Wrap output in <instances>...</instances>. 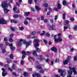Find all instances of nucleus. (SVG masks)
<instances>
[{
  "mask_svg": "<svg viewBox=\"0 0 77 77\" xmlns=\"http://www.w3.org/2000/svg\"><path fill=\"white\" fill-rule=\"evenodd\" d=\"M43 42H44V43L45 44H48L47 41L44 39L43 40Z\"/></svg>",
  "mask_w": 77,
  "mask_h": 77,
  "instance_id": "obj_49",
  "label": "nucleus"
},
{
  "mask_svg": "<svg viewBox=\"0 0 77 77\" xmlns=\"http://www.w3.org/2000/svg\"><path fill=\"white\" fill-rule=\"evenodd\" d=\"M61 5L60 4V3H57V9H61Z\"/></svg>",
  "mask_w": 77,
  "mask_h": 77,
  "instance_id": "obj_20",
  "label": "nucleus"
},
{
  "mask_svg": "<svg viewBox=\"0 0 77 77\" xmlns=\"http://www.w3.org/2000/svg\"><path fill=\"white\" fill-rule=\"evenodd\" d=\"M59 59L57 58V59H56L55 60V62L56 63L59 62Z\"/></svg>",
  "mask_w": 77,
  "mask_h": 77,
  "instance_id": "obj_55",
  "label": "nucleus"
},
{
  "mask_svg": "<svg viewBox=\"0 0 77 77\" xmlns=\"http://www.w3.org/2000/svg\"><path fill=\"white\" fill-rule=\"evenodd\" d=\"M23 75L24 77H28L29 75V73L27 72H24L23 73Z\"/></svg>",
  "mask_w": 77,
  "mask_h": 77,
  "instance_id": "obj_17",
  "label": "nucleus"
},
{
  "mask_svg": "<svg viewBox=\"0 0 77 77\" xmlns=\"http://www.w3.org/2000/svg\"><path fill=\"white\" fill-rule=\"evenodd\" d=\"M32 44V41L30 40L29 42H27V44L26 45H30Z\"/></svg>",
  "mask_w": 77,
  "mask_h": 77,
  "instance_id": "obj_33",
  "label": "nucleus"
},
{
  "mask_svg": "<svg viewBox=\"0 0 77 77\" xmlns=\"http://www.w3.org/2000/svg\"><path fill=\"white\" fill-rule=\"evenodd\" d=\"M63 5L64 6H67L68 4L66 2V0H63Z\"/></svg>",
  "mask_w": 77,
  "mask_h": 77,
  "instance_id": "obj_14",
  "label": "nucleus"
},
{
  "mask_svg": "<svg viewBox=\"0 0 77 77\" xmlns=\"http://www.w3.org/2000/svg\"><path fill=\"white\" fill-rule=\"evenodd\" d=\"M13 75H14L16 77H18V75L15 72H12Z\"/></svg>",
  "mask_w": 77,
  "mask_h": 77,
  "instance_id": "obj_29",
  "label": "nucleus"
},
{
  "mask_svg": "<svg viewBox=\"0 0 77 77\" xmlns=\"http://www.w3.org/2000/svg\"><path fill=\"white\" fill-rule=\"evenodd\" d=\"M41 18L42 21H44V16H42Z\"/></svg>",
  "mask_w": 77,
  "mask_h": 77,
  "instance_id": "obj_53",
  "label": "nucleus"
},
{
  "mask_svg": "<svg viewBox=\"0 0 77 77\" xmlns=\"http://www.w3.org/2000/svg\"><path fill=\"white\" fill-rule=\"evenodd\" d=\"M48 29H50L51 30H56V25L52 24L51 25H48Z\"/></svg>",
  "mask_w": 77,
  "mask_h": 77,
  "instance_id": "obj_3",
  "label": "nucleus"
},
{
  "mask_svg": "<svg viewBox=\"0 0 77 77\" xmlns=\"http://www.w3.org/2000/svg\"><path fill=\"white\" fill-rule=\"evenodd\" d=\"M11 44H9V43L8 42H6V45H7V46H10V47L11 46Z\"/></svg>",
  "mask_w": 77,
  "mask_h": 77,
  "instance_id": "obj_37",
  "label": "nucleus"
},
{
  "mask_svg": "<svg viewBox=\"0 0 77 77\" xmlns=\"http://www.w3.org/2000/svg\"><path fill=\"white\" fill-rule=\"evenodd\" d=\"M8 41L10 42H12L14 41V40L12 38H9Z\"/></svg>",
  "mask_w": 77,
  "mask_h": 77,
  "instance_id": "obj_28",
  "label": "nucleus"
},
{
  "mask_svg": "<svg viewBox=\"0 0 77 77\" xmlns=\"http://www.w3.org/2000/svg\"><path fill=\"white\" fill-rule=\"evenodd\" d=\"M6 60H7V62L8 64H9V63H11V62H12V60H11L9 58H6Z\"/></svg>",
  "mask_w": 77,
  "mask_h": 77,
  "instance_id": "obj_15",
  "label": "nucleus"
},
{
  "mask_svg": "<svg viewBox=\"0 0 77 77\" xmlns=\"http://www.w3.org/2000/svg\"><path fill=\"white\" fill-rule=\"evenodd\" d=\"M46 36L47 37H49L50 36V34H49L48 33H46L45 34Z\"/></svg>",
  "mask_w": 77,
  "mask_h": 77,
  "instance_id": "obj_34",
  "label": "nucleus"
},
{
  "mask_svg": "<svg viewBox=\"0 0 77 77\" xmlns=\"http://www.w3.org/2000/svg\"><path fill=\"white\" fill-rule=\"evenodd\" d=\"M10 48L11 50H14L15 49V47L13 46V45H12V44H11L10 45Z\"/></svg>",
  "mask_w": 77,
  "mask_h": 77,
  "instance_id": "obj_16",
  "label": "nucleus"
},
{
  "mask_svg": "<svg viewBox=\"0 0 77 77\" xmlns=\"http://www.w3.org/2000/svg\"><path fill=\"white\" fill-rule=\"evenodd\" d=\"M35 76L37 77H41V75L38 73H36L35 74H32L33 77H34Z\"/></svg>",
  "mask_w": 77,
  "mask_h": 77,
  "instance_id": "obj_12",
  "label": "nucleus"
},
{
  "mask_svg": "<svg viewBox=\"0 0 77 77\" xmlns=\"http://www.w3.org/2000/svg\"><path fill=\"white\" fill-rule=\"evenodd\" d=\"M51 50L52 51H54V52H55V53H56L57 51V48L54 47H53L51 48Z\"/></svg>",
  "mask_w": 77,
  "mask_h": 77,
  "instance_id": "obj_11",
  "label": "nucleus"
},
{
  "mask_svg": "<svg viewBox=\"0 0 77 77\" xmlns=\"http://www.w3.org/2000/svg\"><path fill=\"white\" fill-rule=\"evenodd\" d=\"M22 54H24V55H27V54H26V51H22Z\"/></svg>",
  "mask_w": 77,
  "mask_h": 77,
  "instance_id": "obj_46",
  "label": "nucleus"
},
{
  "mask_svg": "<svg viewBox=\"0 0 77 77\" xmlns=\"http://www.w3.org/2000/svg\"><path fill=\"white\" fill-rule=\"evenodd\" d=\"M3 10L4 11V13L5 14H8V12H9V10H8V8H4Z\"/></svg>",
  "mask_w": 77,
  "mask_h": 77,
  "instance_id": "obj_13",
  "label": "nucleus"
},
{
  "mask_svg": "<svg viewBox=\"0 0 77 77\" xmlns=\"http://www.w3.org/2000/svg\"><path fill=\"white\" fill-rule=\"evenodd\" d=\"M26 57V55L23 54L22 56V58L23 60H24V58Z\"/></svg>",
  "mask_w": 77,
  "mask_h": 77,
  "instance_id": "obj_42",
  "label": "nucleus"
},
{
  "mask_svg": "<svg viewBox=\"0 0 77 77\" xmlns=\"http://www.w3.org/2000/svg\"><path fill=\"white\" fill-rule=\"evenodd\" d=\"M2 70L3 71V72H2V75L3 77H5V76H6L7 74H8V73H5V69L2 68Z\"/></svg>",
  "mask_w": 77,
  "mask_h": 77,
  "instance_id": "obj_8",
  "label": "nucleus"
},
{
  "mask_svg": "<svg viewBox=\"0 0 77 77\" xmlns=\"http://www.w3.org/2000/svg\"><path fill=\"white\" fill-rule=\"evenodd\" d=\"M24 14H25V15H26V16H29V14H30V12H25Z\"/></svg>",
  "mask_w": 77,
  "mask_h": 77,
  "instance_id": "obj_27",
  "label": "nucleus"
},
{
  "mask_svg": "<svg viewBox=\"0 0 77 77\" xmlns=\"http://www.w3.org/2000/svg\"><path fill=\"white\" fill-rule=\"evenodd\" d=\"M22 41H23V44H26V45H27V42H26V40H23Z\"/></svg>",
  "mask_w": 77,
  "mask_h": 77,
  "instance_id": "obj_35",
  "label": "nucleus"
},
{
  "mask_svg": "<svg viewBox=\"0 0 77 77\" xmlns=\"http://www.w3.org/2000/svg\"><path fill=\"white\" fill-rule=\"evenodd\" d=\"M20 63L22 65H24V61L21 60V61Z\"/></svg>",
  "mask_w": 77,
  "mask_h": 77,
  "instance_id": "obj_56",
  "label": "nucleus"
},
{
  "mask_svg": "<svg viewBox=\"0 0 77 77\" xmlns=\"http://www.w3.org/2000/svg\"><path fill=\"white\" fill-rule=\"evenodd\" d=\"M20 30L21 31L23 30H24V27L22 26L20 27Z\"/></svg>",
  "mask_w": 77,
  "mask_h": 77,
  "instance_id": "obj_60",
  "label": "nucleus"
},
{
  "mask_svg": "<svg viewBox=\"0 0 77 77\" xmlns=\"http://www.w3.org/2000/svg\"><path fill=\"white\" fill-rule=\"evenodd\" d=\"M62 18L63 20H65L66 18V13H63V14Z\"/></svg>",
  "mask_w": 77,
  "mask_h": 77,
  "instance_id": "obj_18",
  "label": "nucleus"
},
{
  "mask_svg": "<svg viewBox=\"0 0 77 77\" xmlns=\"http://www.w3.org/2000/svg\"><path fill=\"white\" fill-rule=\"evenodd\" d=\"M65 22L66 24H69V21L67 20H65Z\"/></svg>",
  "mask_w": 77,
  "mask_h": 77,
  "instance_id": "obj_43",
  "label": "nucleus"
},
{
  "mask_svg": "<svg viewBox=\"0 0 77 77\" xmlns=\"http://www.w3.org/2000/svg\"><path fill=\"white\" fill-rule=\"evenodd\" d=\"M31 34L32 35H36V31H33L32 32Z\"/></svg>",
  "mask_w": 77,
  "mask_h": 77,
  "instance_id": "obj_39",
  "label": "nucleus"
},
{
  "mask_svg": "<svg viewBox=\"0 0 77 77\" xmlns=\"http://www.w3.org/2000/svg\"><path fill=\"white\" fill-rule=\"evenodd\" d=\"M30 59L31 60H33V61H35V58H34L33 57H30Z\"/></svg>",
  "mask_w": 77,
  "mask_h": 77,
  "instance_id": "obj_40",
  "label": "nucleus"
},
{
  "mask_svg": "<svg viewBox=\"0 0 77 77\" xmlns=\"http://www.w3.org/2000/svg\"><path fill=\"white\" fill-rule=\"evenodd\" d=\"M40 73H44V70L42 69L40 70Z\"/></svg>",
  "mask_w": 77,
  "mask_h": 77,
  "instance_id": "obj_52",
  "label": "nucleus"
},
{
  "mask_svg": "<svg viewBox=\"0 0 77 77\" xmlns=\"http://www.w3.org/2000/svg\"><path fill=\"white\" fill-rule=\"evenodd\" d=\"M14 34H11V35H10V38H12V37L14 36Z\"/></svg>",
  "mask_w": 77,
  "mask_h": 77,
  "instance_id": "obj_57",
  "label": "nucleus"
},
{
  "mask_svg": "<svg viewBox=\"0 0 77 77\" xmlns=\"http://www.w3.org/2000/svg\"><path fill=\"white\" fill-rule=\"evenodd\" d=\"M68 38L70 39V40H72L73 39V37H72V36L71 35H69L68 36Z\"/></svg>",
  "mask_w": 77,
  "mask_h": 77,
  "instance_id": "obj_26",
  "label": "nucleus"
},
{
  "mask_svg": "<svg viewBox=\"0 0 77 77\" xmlns=\"http://www.w3.org/2000/svg\"><path fill=\"white\" fill-rule=\"evenodd\" d=\"M35 8L37 11H39L41 10V8L39 7L36 6V5L35 6Z\"/></svg>",
  "mask_w": 77,
  "mask_h": 77,
  "instance_id": "obj_23",
  "label": "nucleus"
},
{
  "mask_svg": "<svg viewBox=\"0 0 77 77\" xmlns=\"http://www.w3.org/2000/svg\"><path fill=\"white\" fill-rule=\"evenodd\" d=\"M50 21L51 23L52 24H53V19L52 18L50 19Z\"/></svg>",
  "mask_w": 77,
  "mask_h": 77,
  "instance_id": "obj_38",
  "label": "nucleus"
},
{
  "mask_svg": "<svg viewBox=\"0 0 77 77\" xmlns=\"http://www.w3.org/2000/svg\"><path fill=\"white\" fill-rule=\"evenodd\" d=\"M23 23H24V24H25V25H27V24H28V22H27L26 21H25Z\"/></svg>",
  "mask_w": 77,
  "mask_h": 77,
  "instance_id": "obj_41",
  "label": "nucleus"
},
{
  "mask_svg": "<svg viewBox=\"0 0 77 77\" xmlns=\"http://www.w3.org/2000/svg\"><path fill=\"white\" fill-rule=\"evenodd\" d=\"M44 60H45L46 62V63H48V62H49V58H48L47 59H44Z\"/></svg>",
  "mask_w": 77,
  "mask_h": 77,
  "instance_id": "obj_36",
  "label": "nucleus"
},
{
  "mask_svg": "<svg viewBox=\"0 0 77 77\" xmlns=\"http://www.w3.org/2000/svg\"><path fill=\"white\" fill-rule=\"evenodd\" d=\"M69 69L70 72H72V71H73L74 74H77V72L75 71V69L74 67H73L72 68H71V67L69 66Z\"/></svg>",
  "mask_w": 77,
  "mask_h": 77,
  "instance_id": "obj_6",
  "label": "nucleus"
},
{
  "mask_svg": "<svg viewBox=\"0 0 77 77\" xmlns=\"http://www.w3.org/2000/svg\"><path fill=\"white\" fill-rule=\"evenodd\" d=\"M7 22L3 18L0 19V24H7Z\"/></svg>",
  "mask_w": 77,
  "mask_h": 77,
  "instance_id": "obj_7",
  "label": "nucleus"
},
{
  "mask_svg": "<svg viewBox=\"0 0 77 77\" xmlns=\"http://www.w3.org/2000/svg\"><path fill=\"white\" fill-rule=\"evenodd\" d=\"M13 17L14 18H17L19 17L20 18H22V16L19 15H18L17 14H14L13 15Z\"/></svg>",
  "mask_w": 77,
  "mask_h": 77,
  "instance_id": "obj_9",
  "label": "nucleus"
},
{
  "mask_svg": "<svg viewBox=\"0 0 77 77\" xmlns=\"http://www.w3.org/2000/svg\"><path fill=\"white\" fill-rule=\"evenodd\" d=\"M54 40L55 42H59V40H58V39H57L55 38H54Z\"/></svg>",
  "mask_w": 77,
  "mask_h": 77,
  "instance_id": "obj_47",
  "label": "nucleus"
},
{
  "mask_svg": "<svg viewBox=\"0 0 77 77\" xmlns=\"http://www.w3.org/2000/svg\"><path fill=\"white\" fill-rule=\"evenodd\" d=\"M70 20L71 21H74V18L73 17L71 18L70 19Z\"/></svg>",
  "mask_w": 77,
  "mask_h": 77,
  "instance_id": "obj_54",
  "label": "nucleus"
},
{
  "mask_svg": "<svg viewBox=\"0 0 77 77\" xmlns=\"http://www.w3.org/2000/svg\"><path fill=\"white\" fill-rule=\"evenodd\" d=\"M33 55V56H37V54H36V51H34L32 53Z\"/></svg>",
  "mask_w": 77,
  "mask_h": 77,
  "instance_id": "obj_24",
  "label": "nucleus"
},
{
  "mask_svg": "<svg viewBox=\"0 0 77 77\" xmlns=\"http://www.w3.org/2000/svg\"><path fill=\"white\" fill-rule=\"evenodd\" d=\"M8 38H4V41H8Z\"/></svg>",
  "mask_w": 77,
  "mask_h": 77,
  "instance_id": "obj_64",
  "label": "nucleus"
},
{
  "mask_svg": "<svg viewBox=\"0 0 77 77\" xmlns=\"http://www.w3.org/2000/svg\"><path fill=\"white\" fill-rule=\"evenodd\" d=\"M11 23H17V21H16L15 20H11Z\"/></svg>",
  "mask_w": 77,
  "mask_h": 77,
  "instance_id": "obj_19",
  "label": "nucleus"
},
{
  "mask_svg": "<svg viewBox=\"0 0 77 77\" xmlns=\"http://www.w3.org/2000/svg\"><path fill=\"white\" fill-rule=\"evenodd\" d=\"M51 13V12H50V11H48V12L47 13V15H50Z\"/></svg>",
  "mask_w": 77,
  "mask_h": 77,
  "instance_id": "obj_63",
  "label": "nucleus"
},
{
  "mask_svg": "<svg viewBox=\"0 0 77 77\" xmlns=\"http://www.w3.org/2000/svg\"><path fill=\"white\" fill-rule=\"evenodd\" d=\"M58 42H60L62 41V39L61 38V37L60 36L58 37Z\"/></svg>",
  "mask_w": 77,
  "mask_h": 77,
  "instance_id": "obj_22",
  "label": "nucleus"
},
{
  "mask_svg": "<svg viewBox=\"0 0 77 77\" xmlns=\"http://www.w3.org/2000/svg\"><path fill=\"white\" fill-rule=\"evenodd\" d=\"M15 13H16V14H19V13H20V10H18L17 11H15Z\"/></svg>",
  "mask_w": 77,
  "mask_h": 77,
  "instance_id": "obj_59",
  "label": "nucleus"
},
{
  "mask_svg": "<svg viewBox=\"0 0 77 77\" xmlns=\"http://www.w3.org/2000/svg\"><path fill=\"white\" fill-rule=\"evenodd\" d=\"M28 2L29 4H31L32 3V0H28Z\"/></svg>",
  "mask_w": 77,
  "mask_h": 77,
  "instance_id": "obj_44",
  "label": "nucleus"
},
{
  "mask_svg": "<svg viewBox=\"0 0 77 77\" xmlns=\"http://www.w3.org/2000/svg\"><path fill=\"white\" fill-rule=\"evenodd\" d=\"M10 58L11 59H14V56H13V55L12 54H11L10 56Z\"/></svg>",
  "mask_w": 77,
  "mask_h": 77,
  "instance_id": "obj_45",
  "label": "nucleus"
},
{
  "mask_svg": "<svg viewBox=\"0 0 77 77\" xmlns=\"http://www.w3.org/2000/svg\"><path fill=\"white\" fill-rule=\"evenodd\" d=\"M77 56H75L74 57V61H75V60H77Z\"/></svg>",
  "mask_w": 77,
  "mask_h": 77,
  "instance_id": "obj_58",
  "label": "nucleus"
},
{
  "mask_svg": "<svg viewBox=\"0 0 77 77\" xmlns=\"http://www.w3.org/2000/svg\"><path fill=\"white\" fill-rule=\"evenodd\" d=\"M26 53L28 55H30L31 54V52L29 51H27Z\"/></svg>",
  "mask_w": 77,
  "mask_h": 77,
  "instance_id": "obj_50",
  "label": "nucleus"
},
{
  "mask_svg": "<svg viewBox=\"0 0 77 77\" xmlns=\"http://www.w3.org/2000/svg\"><path fill=\"white\" fill-rule=\"evenodd\" d=\"M54 11H57H57H59V10L58 9L56 8H54Z\"/></svg>",
  "mask_w": 77,
  "mask_h": 77,
  "instance_id": "obj_51",
  "label": "nucleus"
},
{
  "mask_svg": "<svg viewBox=\"0 0 77 77\" xmlns=\"http://www.w3.org/2000/svg\"><path fill=\"white\" fill-rule=\"evenodd\" d=\"M8 1H5V2H3L1 4L2 8L4 9L5 8H8Z\"/></svg>",
  "mask_w": 77,
  "mask_h": 77,
  "instance_id": "obj_4",
  "label": "nucleus"
},
{
  "mask_svg": "<svg viewBox=\"0 0 77 77\" xmlns=\"http://www.w3.org/2000/svg\"><path fill=\"white\" fill-rule=\"evenodd\" d=\"M73 29L75 30H77V25H76L74 26Z\"/></svg>",
  "mask_w": 77,
  "mask_h": 77,
  "instance_id": "obj_32",
  "label": "nucleus"
},
{
  "mask_svg": "<svg viewBox=\"0 0 77 77\" xmlns=\"http://www.w3.org/2000/svg\"><path fill=\"white\" fill-rule=\"evenodd\" d=\"M36 68L38 69H42V67L41 66L38 65L37 66Z\"/></svg>",
  "mask_w": 77,
  "mask_h": 77,
  "instance_id": "obj_25",
  "label": "nucleus"
},
{
  "mask_svg": "<svg viewBox=\"0 0 77 77\" xmlns=\"http://www.w3.org/2000/svg\"><path fill=\"white\" fill-rule=\"evenodd\" d=\"M34 42H35L36 43H35L34 45L35 48H38V47H39V43L40 42L39 40L37 39H35L34 41Z\"/></svg>",
  "mask_w": 77,
  "mask_h": 77,
  "instance_id": "obj_5",
  "label": "nucleus"
},
{
  "mask_svg": "<svg viewBox=\"0 0 77 77\" xmlns=\"http://www.w3.org/2000/svg\"><path fill=\"white\" fill-rule=\"evenodd\" d=\"M36 50H37V51L38 53H41V51L40 49L39 48H36Z\"/></svg>",
  "mask_w": 77,
  "mask_h": 77,
  "instance_id": "obj_21",
  "label": "nucleus"
},
{
  "mask_svg": "<svg viewBox=\"0 0 77 77\" xmlns=\"http://www.w3.org/2000/svg\"><path fill=\"white\" fill-rule=\"evenodd\" d=\"M22 41H23V39H21L17 43V45L19 47H21V46H22V42H21Z\"/></svg>",
  "mask_w": 77,
  "mask_h": 77,
  "instance_id": "obj_10",
  "label": "nucleus"
},
{
  "mask_svg": "<svg viewBox=\"0 0 77 77\" xmlns=\"http://www.w3.org/2000/svg\"><path fill=\"white\" fill-rule=\"evenodd\" d=\"M71 59V56H68L67 57L66 60L63 61V65H68V63L69 62H70Z\"/></svg>",
  "mask_w": 77,
  "mask_h": 77,
  "instance_id": "obj_2",
  "label": "nucleus"
},
{
  "mask_svg": "<svg viewBox=\"0 0 77 77\" xmlns=\"http://www.w3.org/2000/svg\"><path fill=\"white\" fill-rule=\"evenodd\" d=\"M11 29L12 31L13 32H14V31H15V29H14V28L13 27H11Z\"/></svg>",
  "mask_w": 77,
  "mask_h": 77,
  "instance_id": "obj_61",
  "label": "nucleus"
},
{
  "mask_svg": "<svg viewBox=\"0 0 77 77\" xmlns=\"http://www.w3.org/2000/svg\"><path fill=\"white\" fill-rule=\"evenodd\" d=\"M2 51L3 53H5L6 52V50H5V49H3L2 50Z\"/></svg>",
  "mask_w": 77,
  "mask_h": 77,
  "instance_id": "obj_48",
  "label": "nucleus"
},
{
  "mask_svg": "<svg viewBox=\"0 0 77 77\" xmlns=\"http://www.w3.org/2000/svg\"><path fill=\"white\" fill-rule=\"evenodd\" d=\"M4 67H9V65L8 64H5L4 65Z\"/></svg>",
  "mask_w": 77,
  "mask_h": 77,
  "instance_id": "obj_62",
  "label": "nucleus"
},
{
  "mask_svg": "<svg viewBox=\"0 0 77 77\" xmlns=\"http://www.w3.org/2000/svg\"><path fill=\"white\" fill-rule=\"evenodd\" d=\"M12 68L13 69H14V70L15 69V64H13Z\"/></svg>",
  "mask_w": 77,
  "mask_h": 77,
  "instance_id": "obj_31",
  "label": "nucleus"
},
{
  "mask_svg": "<svg viewBox=\"0 0 77 77\" xmlns=\"http://www.w3.org/2000/svg\"><path fill=\"white\" fill-rule=\"evenodd\" d=\"M44 7H45V8H48V5L47 4H45L43 5Z\"/></svg>",
  "mask_w": 77,
  "mask_h": 77,
  "instance_id": "obj_30",
  "label": "nucleus"
},
{
  "mask_svg": "<svg viewBox=\"0 0 77 77\" xmlns=\"http://www.w3.org/2000/svg\"><path fill=\"white\" fill-rule=\"evenodd\" d=\"M58 72L59 73H60V75L61 77H64L66 75V71L63 70L62 69H58Z\"/></svg>",
  "mask_w": 77,
  "mask_h": 77,
  "instance_id": "obj_1",
  "label": "nucleus"
}]
</instances>
